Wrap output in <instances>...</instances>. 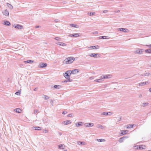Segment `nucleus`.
I'll use <instances>...</instances> for the list:
<instances>
[{"instance_id": "a211bd4d", "label": "nucleus", "mask_w": 151, "mask_h": 151, "mask_svg": "<svg viewBox=\"0 0 151 151\" xmlns=\"http://www.w3.org/2000/svg\"><path fill=\"white\" fill-rule=\"evenodd\" d=\"M33 128L35 130H40L42 129L41 128L39 127H33Z\"/></svg>"}, {"instance_id": "a878e982", "label": "nucleus", "mask_w": 151, "mask_h": 151, "mask_svg": "<svg viewBox=\"0 0 151 151\" xmlns=\"http://www.w3.org/2000/svg\"><path fill=\"white\" fill-rule=\"evenodd\" d=\"M33 61L32 60H28L25 61V62L26 63H32L33 62Z\"/></svg>"}, {"instance_id": "8fccbe9b", "label": "nucleus", "mask_w": 151, "mask_h": 151, "mask_svg": "<svg viewBox=\"0 0 151 151\" xmlns=\"http://www.w3.org/2000/svg\"><path fill=\"white\" fill-rule=\"evenodd\" d=\"M38 27H39V26H37L36 27V28H38Z\"/></svg>"}, {"instance_id": "6e6552de", "label": "nucleus", "mask_w": 151, "mask_h": 151, "mask_svg": "<svg viewBox=\"0 0 151 151\" xmlns=\"http://www.w3.org/2000/svg\"><path fill=\"white\" fill-rule=\"evenodd\" d=\"M85 125L87 127H92L93 126V124L92 123H87L85 124Z\"/></svg>"}, {"instance_id": "c85d7f7f", "label": "nucleus", "mask_w": 151, "mask_h": 151, "mask_svg": "<svg viewBox=\"0 0 151 151\" xmlns=\"http://www.w3.org/2000/svg\"><path fill=\"white\" fill-rule=\"evenodd\" d=\"M86 144V143L83 142H78V144L79 145H81V144L85 145Z\"/></svg>"}, {"instance_id": "603ef678", "label": "nucleus", "mask_w": 151, "mask_h": 151, "mask_svg": "<svg viewBox=\"0 0 151 151\" xmlns=\"http://www.w3.org/2000/svg\"><path fill=\"white\" fill-rule=\"evenodd\" d=\"M34 91H35V89H34Z\"/></svg>"}, {"instance_id": "dca6fc26", "label": "nucleus", "mask_w": 151, "mask_h": 151, "mask_svg": "<svg viewBox=\"0 0 151 151\" xmlns=\"http://www.w3.org/2000/svg\"><path fill=\"white\" fill-rule=\"evenodd\" d=\"M59 148L61 149H63L65 147V145L63 144H61L59 145Z\"/></svg>"}, {"instance_id": "6ab92c4d", "label": "nucleus", "mask_w": 151, "mask_h": 151, "mask_svg": "<svg viewBox=\"0 0 151 151\" xmlns=\"http://www.w3.org/2000/svg\"><path fill=\"white\" fill-rule=\"evenodd\" d=\"M64 76L66 78L68 79H69L70 78L69 76L68 75V73H65L64 74Z\"/></svg>"}, {"instance_id": "412c9836", "label": "nucleus", "mask_w": 151, "mask_h": 151, "mask_svg": "<svg viewBox=\"0 0 151 151\" xmlns=\"http://www.w3.org/2000/svg\"><path fill=\"white\" fill-rule=\"evenodd\" d=\"M15 110L16 112L19 113H20L22 111V110L21 109H20L19 108H17L16 109H15Z\"/></svg>"}, {"instance_id": "9d476101", "label": "nucleus", "mask_w": 151, "mask_h": 151, "mask_svg": "<svg viewBox=\"0 0 151 151\" xmlns=\"http://www.w3.org/2000/svg\"><path fill=\"white\" fill-rule=\"evenodd\" d=\"M56 44L58 45L62 46H65L66 45V44L61 42H58L56 43Z\"/></svg>"}, {"instance_id": "58836bf2", "label": "nucleus", "mask_w": 151, "mask_h": 151, "mask_svg": "<svg viewBox=\"0 0 151 151\" xmlns=\"http://www.w3.org/2000/svg\"><path fill=\"white\" fill-rule=\"evenodd\" d=\"M44 96H45V99H49V97L46 95H45Z\"/></svg>"}, {"instance_id": "9b49d317", "label": "nucleus", "mask_w": 151, "mask_h": 151, "mask_svg": "<svg viewBox=\"0 0 151 151\" xmlns=\"http://www.w3.org/2000/svg\"><path fill=\"white\" fill-rule=\"evenodd\" d=\"M47 65V64L46 63H41L40 64L39 66L41 68H44L46 67Z\"/></svg>"}, {"instance_id": "4468645a", "label": "nucleus", "mask_w": 151, "mask_h": 151, "mask_svg": "<svg viewBox=\"0 0 151 151\" xmlns=\"http://www.w3.org/2000/svg\"><path fill=\"white\" fill-rule=\"evenodd\" d=\"M23 27L22 26L19 24H17L16 26H15V28L18 29H22Z\"/></svg>"}, {"instance_id": "4be33fe9", "label": "nucleus", "mask_w": 151, "mask_h": 151, "mask_svg": "<svg viewBox=\"0 0 151 151\" xmlns=\"http://www.w3.org/2000/svg\"><path fill=\"white\" fill-rule=\"evenodd\" d=\"M4 24L8 26H9L10 25V23L9 22L7 21H6L4 22Z\"/></svg>"}, {"instance_id": "c9c22d12", "label": "nucleus", "mask_w": 151, "mask_h": 151, "mask_svg": "<svg viewBox=\"0 0 151 151\" xmlns=\"http://www.w3.org/2000/svg\"><path fill=\"white\" fill-rule=\"evenodd\" d=\"M58 87H60V86H59V85H55L54 86V87L55 88H58Z\"/></svg>"}, {"instance_id": "79ce46f5", "label": "nucleus", "mask_w": 151, "mask_h": 151, "mask_svg": "<svg viewBox=\"0 0 151 151\" xmlns=\"http://www.w3.org/2000/svg\"><path fill=\"white\" fill-rule=\"evenodd\" d=\"M20 92H17L15 93V94L17 95H19L20 94Z\"/></svg>"}, {"instance_id": "0eeeda50", "label": "nucleus", "mask_w": 151, "mask_h": 151, "mask_svg": "<svg viewBox=\"0 0 151 151\" xmlns=\"http://www.w3.org/2000/svg\"><path fill=\"white\" fill-rule=\"evenodd\" d=\"M143 52L142 50L141 49H138L135 52V53L141 54Z\"/></svg>"}, {"instance_id": "37998d69", "label": "nucleus", "mask_w": 151, "mask_h": 151, "mask_svg": "<svg viewBox=\"0 0 151 151\" xmlns=\"http://www.w3.org/2000/svg\"><path fill=\"white\" fill-rule=\"evenodd\" d=\"M68 117H71L72 116V114H70L68 115Z\"/></svg>"}, {"instance_id": "5701e85b", "label": "nucleus", "mask_w": 151, "mask_h": 151, "mask_svg": "<svg viewBox=\"0 0 151 151\" xmlns=\"http://www.w3.org/2000/svg\"><path fill=\"white\" fill-rule=\"evenodd\" d=\"M97 127L98 128H100L101 129H103L105 127H104L100 124L98 125L97 126Z\"/></svg>"}, {"instance_id": "f8f14e48", "label": "nucleus", "mask_w": 151, "mask_h": 151, "mask_svg": "<svg viewBox=\"0 0 151 151\" xmlns=\"http://www.w3.org/2000/svg\"><path fill=\"white\" fill-rule=\"evenodd\" d=\"M71 122L70 120L65 121L63 122V124L65 125H67L69 124H71Z\"/></svg>"}, {"instance_id": "09e8293b", "label": "nucleus", "mask_w": 151, "mask_h": 151, "mask_svg": "<svg viewBox=\"0 0 151 151\" xmlns=\"http://www.w3.org/2000/svg\"><path fill=\"white\" fill-rule=\"evenodd\" d=\"M109 113H108V115H110V114H111V113H110V112H109Z\"/></svg>"}, {"instance_id": "f257e3e1", "label": "nucleus", "mask_w": 151, "mask_h": 151, "mask_svg": "<svg viewBox=\"0 0 151 151\" xmlns=\"http://www.w3.org/2000/svg\"><path fill=\"white\" fill-rule=\"evenodd\" d=\"M75 60V58L73 57H68L65 59L63 61L65 64H68L72 63Z\"/></svg>"}, {"instance_id": "bb28decb", "label": "nucleus", "mask_w": 151, "mask_h": 151, "mask_svg": "<svg viewBox=\"0 0 151 151\" xmlns=\"http://www.w3.org/2000/svg\"><path fill=\"white\" fill-rule=\"evenodd\" d=\"M134 125H127V128H131L133 127Z\"/></svg>"}, {"instance_id": "de8ad7c7", "label": "nucleus", "mask_w": 151, "mask_h": 151, "mask_svg": "<svg viewBox=\"0 0 151 151\" xmlns=\"http://www.w3.org/2000/svg\"><path fill=\"white\" fill-rule=\"evenodd\" d=\"M149 46L151 48V45H149Z\"/></svg>"}, {"instance_id": "aec40b11", "label": "nucleus", "mask_w": 151, "mask_h": 151, "mask_svg": "<svg viewBox=\"0 0 151 151\" xmlns=\"http://www.w3.org/2000/svg\"><path fill=\"white\" fill-rule=\"evenodd\" d=\"M100 37V39H108L110 38V37H106V36H101V37Z\"/></svg>"}, {"instance_id": "393cba45", "label": "nucleus", "mask_w": 151, "mask_h": 151, "mask_svg": "<svg viewBox=\"0 0 151 151\" xmlns=\"http://www.w3.org/2000/svg\"><path fill=\"white\" fill-rule=\"evenodd\" d=\"M6 5L7 6L9 7V8L11 9H12L13 8V6L10 4L7 3L6 4Z\"/></svg>"}, {"instance_id": "473e14b6", "label": "nucleus", "mask_w": 151, "mask_h": 151, "mask_svg": "<svg viewBox=\"0 0 151 151\" xmlns=\"http://www.w3.org/2000/svg\"><path fill=\"white\" fill-rule=\"evenodd\" d=\"M102 79V78L101 77V78L98 79H96L95 80V81L99 82H100V81Z\"/></svg>"}, {"instance_id": "49530a36", "label": "nucleus", "mask_w": 151, "mask_h": 151, "mask_svg": "<svg viewBox=\"0 0 151 151\" xmlns=\"http://www.w3.org/2000/svg\"><path fill=\"white\" fill-rule=\"evenodd\" d=\"M149 91L150 92H151V88H150V89H149Z\"/></svg>"}, {"instance_id": "1a4fd4ad", "label": "nucleus", "mask_w": 151, "mask_h": 151, "mask_svg": "<svg viewBox=\"0 0 151 151\" xmlns=\"http://www.w3.org/2000/svg\"><path fill=\"white\" fill-rule=\"evenodd\" d=\"M112 77V76L110 75H104V76H101V78L102 79H106L108 78H110Z\"/></svg>"}, {"instance_id": "423d86ee", "label": "nucleus", "mask_w": 151, "mask_h": 151, "mask_svg": "<svg viewBox=\"0 0 151 151\" xmlns=\"http://www.w3.org/2000/svg\"><path fill=\"white\" fill-rule=\"evenodd\" d=\"M2 13L3 15L6 16H8L9 14V12L7 9L3 11Z\"/></svg>"}, {"instance_id": "2f4dec72", "label": "nucleus", "mask_w": 151, "mask_h": 151, "mask_svg": "<svg viewBox=\"0 0 151 151\" xmlns=\"http://www.w3.org/2000/svg\"><path fill=\"white\" fill-rule=\"evenodd\" d=\"M145 52H148V53H151V50L150 49H147L146 50H145Z\"/></svg>"}, {"instance_id": "c03bdc74", "label": "nucleus", "mask_w": 151, "mask_h": 151, "mask_svg": "<svg viewBox=\"0 0 151 151\" xmlns=\"http://www.w3.org/2000/svg\"><path fill=\"white\" fill-rule=\"evenodd\" d=\"M141 84L142 85H145V83H144V82H143L142 83H141Z\"/></svg>"}, {"instance_id": "2eb2a0df", "label": "nucleus", "mask_w": 151, "mask_h": 151, "mask_svg": "<svg viewBox=\"0 0 151 151\" xmlns=\"http://www.w3.org/2000/svg\"><path fill=\"white\" fill-rule=\"evenodd\" d=\"M99 54L98 53L95 54V53H93L89 55V56L91 57H93L94 58H97L96 55H99Z\"/></svg>"}, {"instance_id": "f03ea898", "label": "nucleus", "mask_w": 151, "mask_h": 151, "mask_svg": "<svg viewBox=\"0 0 151 151\" xmlns=\"http://www.w3.org/2000/svg\"><path fill=\"white\" fill-rule=\"evenodd\" d=\"M99 48L98 45L91 46L88 47L89 50H93L94 49H97Z\"/></svg>"}, {"instance_id": "f3484780", "label": "nucleus", "mask_w": 151, "mask_h": 151, "mask_svg": "<svg viewBox=\"0 0 151 151\" xmlns=\"http://www.w3.org/2000/svg\"><path fill=\"white\" fill-rule=\"evenodd\" d=\"M128 132V130H122L121 131V134L122 135H124L126 134Z\"/></svg>"}, {"instance_id": "7ed1b4c3", "label": "nucleus", "mask_w": 151, "mask_h": 151, "mask_svg": "<svg viewBox=\"0 0 151 151\" xmlns=\"http://www.w3.org/2000/svg\"><path fill=\"white\" fill-rule=\"evenodd\" d=\"M135 147H137V149H145L146 148V146L145 145H137L135 146Z\"/></svg>"}, {"instance_id": "7c9ffc66", "label": "nucleus", "mask_w": 151, "mask_h": 151, "mask_svg": "<svg viewBox=\"0 0 151 151\" xmlns=\"http://www.w3.org/2000/svg\"><path fill=\"white\" fill-rule=\"evenodd\" d=\"M148 104V103H143L142 104V106L144 107L147 105Z\"/></svg>"}, {"instance_id": "b1692460", "label": "nucleus", "mask_w": 151, "mask_h": 151, "mask_svg": "<svg viewBox=\"0 0 151 151\" xmlns=\"http://www.w3.org/2000/svg\"><path fill=\"white\" fill-rule=\"evenodd\" d=\"M126 137H122L121 138H120L119 140V142H122L123 141V140H124V138H125Z\"/></svg>"}, {"instance_id": "e433bc0d", "label": "nucleus", "mask_w": 151, "mask_h": 151, "mask_svg": "<svg viewBox=\"0 0 151 151\" xmlns=\"http://www.w3.org/2000/svg\"><path fill=\"white\" fill-rule=\"evenodd\" d=\"M55 39L56 40H60V38L59 37H56L55 38Z\"/></svg>"}, {"instance_id": "c756f323", "label": "nucleus", "mask_w": 151, "mask_h": 151, "mask_svg": "<svg viewBox=\"0 0 151 151\" xmlns=\"http://www.w3.org/2000/svg\"><path fill=\"white\" fill-rule=\"evenodd\" d=\"M97 141L99 142H105V140L104 139H97Z\"/></svg>"}, {"instance_id": "ea45409f", "label": "nucleus", "mask_w": 151, "mask_h": 151, "mask_svg": "<svg viewBox=\"0 0 151 151\" xmlns=\"http://www.w3.org/2000/svg\"><path fill=\"white\" fill-rule=\"evenodd\" d=\"M67 113V112L66 111H64L63 112V114H66Z\"/></svg>"}, {"instance_id": "72a5a7b5", "label": "nucleus", "mask_w": 151, "mask_h": 151, "mask_svg": "<svg viewBox=\"0 0 151 151\" xmlns=\"http://www.w3.org/2000/svg\"><path fill=\"white\" fill-rule=\"evenodd\" d=\"M95 14L94 12H90V13H88V14L89 16L93 15Z\"/></svg>"}, {"instance_id": "a19ab883", "label": "nucleus", "mask_w": 151, "mask_h": 151, "mask_svg": "<svg viewBox=\"0 0 151 151\" xmlns=\"http://www.w3.org/2000/svg\"><path fill=\"white\" fill-rule=\"evenodd\" d=\"M103 114L104 115H108V113H106V112H104L103 113Z\"/></svg>"}, {"instance_id": "39448f33", "label": "nucleus", "mask_w": 151, "mask_h": 151, "mask_svg": "<svg viewBox=\"0 0 151 151\" xmlns=\"http://www.w3.org/2000/svg\"><path fill=\"white\" fill-rule=\"evenodd\" d=\"M80 35L78 33H75L74 34H70L69 35V36L70 37H79Z\"/></svg>"}, {"instance_id": "3c124183", "label": "nucleus", "mask_w": 151, "mask_h": 151, "mask_svg": "<svg viewBox=\"0 0 151 151\" xmlns=\"http://www.w3.org/2000/svg\"><path fill=\"white\" fill-rule=\"evenodd\" d=\"M63 151H67V150H63Z\"/></svg>"}, {"instance_id": "cd10ccee", "label": "nucleus", "mask_w": 151, "mask_h": 151, "mask_svg": "<svg viewBox=\"0 0 151 151\" xmlns=\"http://www.w3.org/2000/svg\"><path fill=\"white\" fill-rule=\"evenodd\" d=\"M70 26L72 27H74L76 28L78 27L77 25H75L74 24H70Z\"/></svg>"}, {"instance_id": "f704fd0d", "label": "nucleus", "mask_w": 151, "mask_h": 151, "mask_svg": "<svg viewBox=\"0 0 151 151\" xmlns=\"http://www.w3.org/2000/svg\"><path fill=\"white\" fill-rule=\"evenodd\" d=\"M82 122H79L78 123L77 125H76L77 127H79L82 124Z\"/></svg>"}, {"instance_id": "4c0bfd02", "label": "nucleus", "mask_w": 151, "mask_h": 151, "mask_svg": "<svg viewBox=\"0 0 151 151\" xmlns=\"http://www.w3.org/2000/svg\"><path fill=\"white\" fill-rule=\"evenodd\" d=\"M48 132V131L47 130L44 129L43 130V132H44V133H47Z\"/></svg>"}, {"instance_id": "ddd939ff", "label": "nucleus", "mask_w": 151, "mask_h": 151, "mask_svg": "<svg viewBox=\"0 0 151 151\" xmlns=\"http://www.w3.org/2000/svg\"><path fill=\"white\" fill-rule=\"evenodd\" d=\"M78 72V70L77 69H74L71 71V73L73 74H76Z\"/></svg>"}, {"instance_id": "a18cd8bd", "label": "nucleus", "mask_w": 151, "mask_h": 151, "mask_svg": "<svg viewBox=\"0 0 151 151\" xmlns=\"http://www.w3.org/2000/svg\"><path fill=\"white\" fill-rule=\"evenodd\" d=\"M98 32H96L95 33V34H97L98 33Z\"/></svg>"}, {"instance_id": "20e7f679", "label": "nucleus", "mask_w": 151, "mask_h": 151, "mask_svg": "<svg viewBox=\"0 0 151 151\" xmlns=\"http://www.w3.org/2000/svg\"><path fill=\"white\" fill-rule=\"evenodd\" d=\"M118 30L123 32H127L129 31L128 29L123 28H119L118 29Z\"/></svg>"}]
</instances>
